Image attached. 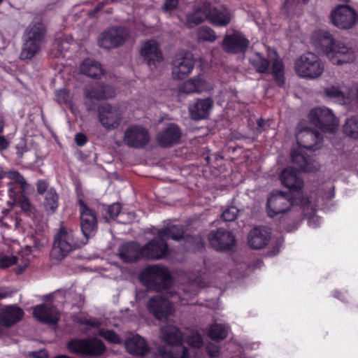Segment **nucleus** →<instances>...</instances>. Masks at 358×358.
I'll return each instance as SVG.
<instances>
[{"instance_id": "f257e3e1", "label": "nucleus", "mask_w": 358, "mask_h": 358, "mask_svg": "<svg viewBox=\"0 0 358 358\" xmlns=\"http://www.w3.org/2000/svg\"><path fill=\"white\" fill-rule=\"evenodd\" d=\"M311 43L315 48L322 53L336 65L353 62L356 59L355 49L346 43L336 41L327 31L320 30L313 34Z\"/></svg>"}, {"instance_id": "f03ea898", "label": "nucleus", "mask_w": 358, "mask_h": 358, "mask_svg": "<svg viewBox=\"0 0 358 358\" xmlns=\"http://www.w3.org/2000/svg\"><path fill=\"white\" fill-rule=\"evenodd\" d=\"M154 315L161 326L160 338L166 344L159 348V354L163 358H189L188 350L182 345L183 334L169 323L170 315Z\"/></svg>"}, {"instance_id": "7ed1b4c3", "label": "nucleus", "mask_w": 358, "mask_h": 358, "mask_svg": "<svg viewBox=\"0 0 358 358\" xmlns=\"http://www.w3.org/2000/svg\"><path fill=\"white\" fill-rule=\"evenodd\" d=\"M296 138L299 148L298 149H293L291 157L293 163L297 166L296 169L306 172H312L317 170L319 168L318 163L306 157L302 150L318 149L322 141L320 134L314 130L304 128L303 124L301 122L298 127Z\"/></svg>"}, {"instance_id": "20e7f679", "label": "nucleus", "mask_w": 358, "mask_h": 358, "mask_svg": "<svg viewBox=\"0 0 358 358\" xmlns=\"http://www.w3.org/2000/svg\"><path fill=\"white\" fill-rule=\"evenodd\" d=\"M184 231L180 225H169L158 232L157 238L141 248V256L150 259H160L169 254L166 237L178 241L183 237Z\"/></svg>"}, {"instance_id": "39448f33", "label": "nucleus", "mask_w": 358, "mask_h": 358, "mask_svg": "<svg viewBox=\"0 0 358 358\" xmlns=\"http://www.w3.org/2000/svg\"><path fill=\"white\" fill-rule=\"evenodd\" d=\"M45 27L39 20L29 24L23 35L22 59H31L40 52L45 43Z\"/></svg>"}, {"instance_id": "423d86ee", "label": "nucleus", "mask_w": 358, "mask_h": 358, "mask_svg": "<svg viewBox=\"0 0 358 358\" xmlns=\"http://www.w3.org/2000/svg\"><path fill=\"white\" fill-rule=\"evenodd\" d=\"M141 282L157 292L166 289L172 282L169 271L161 265H152L144 268L141 275Z\"/></svg>"}, {"instance_id": "0eeeda50", "label": "nucleus", "mask_w": 358, "mask_h": 358, "mask_svg": "<svg viewBox=\"0 0 358 358\" xmlns=\"http://www.w3.org/2000/svg\"><path fill=\"white\" fill-rule=\"evenodd\" d=\"M294 71L301 78L314 80L322 76L324 64L315 54L306 52L296 59Z\"/></svg>"}, {"instance_id": "6e6552de", "label": "nucleus", "mask_w": 358, "mask_h": 358, "mask_svg": "<svg viewBox=\"0 0 358 358\" xmlns=\"http://www.w3.org/2000/svg\"><path fill=\"white\" fill-rule=\"evenodd\" d=\"M78 247L73 231L69 228L62 227L55 235L50 257L56 260H61L71 251Z\"/></svg>"}, {"instance_id": "1a4fd4ad", "label": "nucleus", "mask_w": 358, "mask_h": 358, "mask_svg": "<svg viewBox=\"0 0 358 358\" xmlns=\"http://www.w3.org/2000/svg\"><path fill=\"white\" fill-rule=\"evenodd\" d=\"M329 17L332 24L341 30L351 29L358 23V13L347 4L336 6L331 11Z\"/></svg>"}, {"instance_id": "9d476101", "label": "nucleus", "mask_w": 358, "mask_h": 358, "mask_svg": "<svg viewBox=\"0 0 358 358\" xmlns=\"http://www.w3.org/2000/svg\"><path fill=\"white\" fill-rule=\"evenodd\" d=\"M67 348L70 352L84 356L101 355L106 350L103 342L96 338L73 339L68 343Z\"/></svg>"}, {"instance_id": "9b49d317", "label": "nucleus", "mask_w": 358, "mask_h": 358, "mask_svg": "<svg viewBox=\"0 0 358 358\" xmlns=\"http://www.w3.org/2000/svg\"><path fill=\"white\" fill-rule=\"evenodd\" d=\"M178 302L182 305L187 303L184 299H180V295L168 293L165 296L151 297L147 303V308L150 313H173L176 311L175 304Z\"/></svg>"}, {"instance_id": "f8f14e48", "label": "nucleus", "mask_w": 358, "mask_h": 358, "mask_svg": "<svg viewBox=\"0 0 358 358\" xmlns=\"http://www.w3.org/2000/svg\"><path fill=\"white\" fill-rule=\"evenodd\" d=\"M294 206V202L289 196L280 191L272 192L267 199L266 212L269 217L283 214Z\"/></svg>"}, {"instance_id": "ddd939ff", "label": "nucleus", "mask_w": 358, "mask_h": 358, "mask_svg": "<svg viewBox=\"0 0 358 358\" xmlns=\"http://www.w3.org/2000/svg\"><path fill=\"white\" fill-rule=\"evenodd\" d=\"M309 119L313 124L322 131L333 132L338 124L331 110L326 107L312 109L309 113Z\"/></svg>"}, {"instance_id": "4468645a", "label": "nucleus", "mask_w": 358, "mask_h": 358, "mask_svg": "<svg viewBox=\"0 0 358 358\" xmlns=\"http://www.w3.org/2000/svg\"><path fill=\"white\" fill-rule=\"evenodd\" d=\"M98 118L101 126L106 130L117 129L122 121V113L118 108L110 104H103L98 108Z\"/></svg>"}, {"instance_id": "2eb2a0df", "label": "nucleus", "mask_w": 358, "mask_h": 358, "mask_svg": "<svg viewBox=\"0 0 358 358\" xmlns=\"http://www.w3.org/2000/svg\"><path fill=\"white\" fill-rule=\"evenodd\" d=\"M149 141L150 135L148 130L141 125H131L124 132L123 141L129 147L143 148Z\"/></svg>"}, {"instance_id": "dca6fc26", "label": "nucleus", "mask_w": 358, "mask_h": 358, "mask_svg": "<svg viewBox=\"0 0 358 358\" xmlns=\"http://www.w3.org/2000/svg\"><path fill=\"white\" fill-rule=\"evenodd\" d=\"M129 37L128 30L124 27H113L102 33L99 45L104 48H116L124 43Z\"/></svg>"}, {"instance_id": "f3484780", "label": "nucleus", "mask_w": 358, "mask_h": 358, "mask_svg": "<svg viewBox=\"0 0 358 358\" xmlns=\"http://www.w3.org/2000/svg\"><path fill=\"white\" fill-rule=\"evenodd\" d=\"M194 60L189 53L176 55L172 61V76L176 79H183L193 70Z\"/></svg>"}, {"instance_id": "a211bd4d", "label": "nucleus", "mask_w": 358, "mask_h": 358, "mask_svg": "<svg viewBox=\"0 0 358 358\" xmlns=\"http://www.w3.org/2000/svg\"><path fill=\"white\" fill-rule=\"evenodd\" d=\"M32 252V247L26 245L17 257L3 256L0 258V266L2 268L8 267L13 264L17 265L16 273L21 274L25 271L30 264V255Z\"/></svg>"}, {"instance_id": "6ab92c4d", "label": "nucleus", "mask_w": 358, "mask_h": 358, "mask_svg": "<svg viewBox=\"0 0 358 358\" xmlns=\"http://www.w3.org/2000/svg\"><path fill=\"white\" fill-rule=\"evenodd\" d=\"M210 12V4L208 2H202L193 6L192 10L186 15L185 25L188 27H194L208 20Z\"/></svg>"}, {"instance_id": "aec40b11", "label": "nucleus", "mask_w": 358, "mask_h": 358, "mask_svg": "<svg viewBox=\"0 0 358 358\" xmlns=\"http://www.w3.org/2000/svg\"><path fill=\"white\" fill-rule=\"evenodd\" d=\"M208 240L212 247L217 250L229 249L235 243L234 235L221 229L217 231H211L208 234Z\"/></svg>"}, {"instance_id": "412c9836", "label": "nucleus", "mask_w": 358, "mask_h": 358, "mask_svg": "<svg viewBox=\"0 0 358 358\" xmlns=\"http://www.w3.org/2000/svg\"><path fill=\"white\" fill-rule=\"evenodd\" d=\"M222 45L224 50L229 53L242 52L247 50L249 41L241 33L234 32L225 36Z\"/></svg>"}, {"instance_id": "4be33fe9", "label": "nucleus", "mask_w": 358, "mask_h": 358, "mask_svg": "<svg viewBox=\"0 0 358 358\" xmlns=\"http://www.w3.org/2000/svg\"><path fill=\"white\" fill-rule=\"evenodd\" d=\"M213 106V101L211 99H198L189 105V117L195 120L206 119L209 116Z\"/></svg>"}, {"instance_id": "5701e85b", "label": "nucleus", "mask_w": 358, "mask_h": 358, "mask_svg": "<svg viewBox=\"0 0 358 358\" xmlns=\"http://www.w3.org/2000/svg\"><path fill=\"white\" fill-rule=\"evenodd\" d=\"M81 229L86 238L94 235L96 229V217L94 213L83 202H80Z\"/></svg>"}, {"instance_id": "b1692460", "label": "nucleus", "mask_w": 358, "mask_h": 358, "mask_svg": "<svg viewBox=\"0 0 358 358\" xmlns=\"http://www.w3.org/2000/svg\"><path fill=\"white\" fill-rule=\"evenodd\" d=\"M85 94L87 100L99 101L115 96V89L110 85H94L86 87Z\"/></svg>"}, {"instance_id": "393cba45", "label": "nucleus", "mask_w": 358, "mask_h": 358, "mask_svg": "<svg viewBox=\"0 0 358 358\" xmlns=\"http://www.w3.org/2000/svg\"><path fill=\"white\" fill-rule=\"evenodd\" d=\"M141 53L150 66H156L163 59L159 44L154 40L146 41L141 48Z\"/></svg>"}, {"instance_id": "a878e982", "label": "nucleus", "mask_w": 358, "mask_h": 358, "mask_svg": "<svg viewBox=\"0 0 358 358\" xmlns=\"http://www.w3.org/2000/svg\"><path fill=\"white\" fill-rule=\"evenodd\" d=\"M62 299L59 292L46 296L43 303L34 307L33 313H59L61 311Z\"/></svg>"}, {"instance_id": "bb28decb", "label": "nucleus", "mask_w": 358, "mask_h": 358, "mask_svg": "<svg viewBox=\"0 0 358 358\" xmlns=\"http://www.w3.org/2000/svg\"><path fill=\"white\" fill-rule=\"evenodd\" d=\"M181 137V131L173 123L169 124L157 136L158 143L163 147L171 146L177 143Z\"/></svg>"}, {"instance_id": "cd10ccee", "label": "nucleus", "mask_w": 358, "mask_h": 358, "mask_svg": "<svg viewBox=\"0 0 358 358\" xmlns=\"http://www.w3.org/2000/svg\"><path fill=\"white\" fill-rule=\"evenodd\" d=\"M270 231L266 227H256L251 230L248 236V243L252 249L265 247L270 240Z\"/></svg>"}, {"instance_id": "c85d7f7f", "label": "nucleus", "mask_w": 358, "mask_h": 358, "mask_svg": "<svg viewBox=\"0 0 358 358\" xmlns=\"http://www.w3.org/2000/svg\"><path fill=\"white\" fill-rule=\"evenodd\" d=\"M124 346L127 352L132 355L144 356L148 352L145 339L138 334H130L124 341Z\"/></svg>"}, {"instance_id": "c756f323", "label": "nucleus", "mask_w": 358, "mask_h": 358, "mask_svg": "<svg viewBox=\"0 0 358 358\" xmlns=\"http://www.w3.org/2000/svg\"><path fill=\"white\" fill-rule=\"evenodd\" d=\"M282 184L292 191H299L303 187V180L295 170L290 167L283 169L280 175Z\"/></svg>"}, {"instance_id": "7c9ffc66", "label": "nucleus", "mask_w": 358, "mask_h": 358, "mask_svg": "<svg viewBox=\"0 0 358 358\" xmlns=\"http://www.w3.org/2000/svg\"><path fill=\"white\" fill-rule=\"evenodd\" d=\"M324 94L341 104H348L354 99L353 94L350 91L343 90L341 86H329L324 89Z\"/></svg>"}, {"instance_id": "2f4dec72", "label": "nucleus", "mask_w": 358, "mask_h": 358, "mask_svg": "<svg viewBox=\"0 0 358 358\" xmlns=\"http://www.w3.org/2000/svg\"><path fill=\"white\" fill-rule=\"evenodd\" d=\"M231 12L226 8H211L208 22L216 27L227 26L231 19Z\"/></svg>"}, {"instance_id": "473e14b6", "label": "nucleus", "mask_w": 358, "mask_h": 358, "mask_svg": "<svg viewBox=\"0 0 358 358\" xmlns=\"http://www.w3.org/2000/svg\"><path fill=\"white\" fill-rule=\"evenodd\" d=\"M118 254L123 261L132 262L141 256V248L136 243H124L120 247Z\"/></svg>"}, {"instance_id": "72a5a7b5", "label": "nucleus", "mask_w": 358, "mask_h": 358, "mask_svg": "<svg viewBox=\"0 0 358 358\" xmlns=\"http://www.w3.org/2000/svg\"><path fill=\"white\" fill-rule=\"evenodd\" d=\"M80 71L82 73L89 77L96 78L102 74L103 69L100 64L92 59H85L80 66Z\"/></svg>"}, {"instance_id": "f704fd0d", "label": "nucleus", "mask_w": 358, "mask_h": 358, "mask_svg": "<svg viewBox=\"0 0 358 358\" xmlns=\"http://www.w3.org/2000/svg\"><path fill=\"white\" fill-rule=\"evenodd\" d=\"M229 331V327L226 324L215 323L210 325L206 332L212 340L220 341L228 336Z\"/></svg>"}, {"instance_id": "c9c22d12", "label": "nucleus", "mask_w": 358, "mask_h": 358, "mask_svg": "<svg viewBox=\"0 0 358 358\" xmlns=\"http://www.w3.org/2000/svg\"><path fill=\"white\" fill-rule=\"evenodd\" d=\"M250 64L258 73H266L268 71L270 62L259 52L252 53L249 57Z\"/></svg>"}, {"instance_id": "e433bc0d", "label": "nucleus", "mask_w": 358, "mask_h": 358, "mask_svg": "<svg viewBox=\"0 0 358 358\" xmlns=\"http://www.w3.org/2000/svg\"><path fill=\"white\" fill-rule=\"evenodd\" d=\"M343 130L346 136L358 139V115L348 117L343 126Z\"/></svg>"}, {"instance_id": "4c0bfd02", "label": "nucleus", "mask_w": 358, "mask_h": 358, "mask_svg": "<svg viewBox=\"0 0 358 358\" xmlns=\"http://www.w3.org/2000/svg\"><path fill=\"white\" fill-rule=\"evenodd\" d=\"M44 206L45 210L50 213H53L57 208L58 196L54 189H50L48 191L45 198Z\"/></svg>"}, {"instance_id": "58836bf2", "label": "nucleus", "mask_w": 358, "mask_h": 358, "mask_svg": "<svg viewBox=\"0 0 358 358\" xmlns=\"http://www.w3.org/2000/svg\"><path fill=\"white\" fill-rule=\"evenodd\" d=\"M276 56V52L275 51H272L270 54V59L273 61V74L277 78L278 83L279 85H281L283 83L282 76H283V69L284 66L282 62L277 58H275Z\"/></svg>"}, {"instance_id": "ea45409f", "label": "nucleus", "mask_w": 358, "mask_h": 358, "mask_svg": "<svg viewBox=\"0 0 358 358\" xmlns=\"http://www.w3.org/2000/svg\"><path fill=\"white\" fill-rule=\"evenodd\" d=\"M196 38L199 42H213L216 40L217 36L215 32L211 28L203 26L197 29Z\"/></svg>"}, {"instance_id": "a19ab883", "label": "nucleus", "mask_w": 358, "mask_h": 358, "mask_svg": "<svg viewBox=\"0 0 358 358\" xmlns=\"http://www.w3.org/2000/svg\"><path fill=\"white\" fill-rule=\"evenodd\" d=\"M196 92L200 93L204 91H210L213 89L212 83L207 80L203 76L193 78Z\"/></svg>"}, {"instance_id": "79ce46f5", "label": "nucleus", "mask_w": 358, "mask_h": 358, "mask_svg": "<svg viewBox=\"0 0 358 358\" xmlns=\"http://www.w3.org/2000/svg\"><path fill=\"white\" fill-rule=\"evenodd\" d=\"M196 92L193 78L185 81L178 89V96L180 98L185 95Z\"/></svg>"}, {"instance_id": "37998d69", "label": "nucleus", "mask_w": 358, "mask_h": 358, "mask_svg": "<svg viewBox=\"0 0 358 358\" xmlns=\"http://www.w3.org/2000/svg\"><path fill=\"white\" fill-rule=\"evenodd\" d=\"M99 335L113 343H120L122 342L119 336L113 331L101 329L99 331Z\"/></svg>"}, {"instance_id": "c03bdc74", "label": "nucleus", "mask_w": 358, "mask_h": 358, "mask_svg": "<svg viewBox=\"0 0 358 358\" xmlns=\"http://www.w3.org/2000/svg\"><path fill=\"white\" fill-rule=\"evenodd\" d=\"M187 343L189 345L194 348H200L203 346V342L201 336L193 332L187 338Z\"/></svg>"}, {"instance_id": "a18cd8bd", "label": "nucleus", "mask_w": 358, "mask_h": 358, "mask_svg": "<svg viewBox=\"0 0 358 358\" xmlns=\"http://www.w3.org/2000/svg\"><path fill=\"white\" fill-rule=\"evenodd\" d=\"M36 319L48 325H55L59 321L58 315H34Z\"/></svg>"}, {"instance_id": "49530a36", "label": "nucleus", "mask_w": 358, "mask_h": 358, "mask_svg": "<svg viewBox=\"0 0 358 358\" xmlns=\"http://www.w3.org/2000/svg\"><path fill=\"white\" fill-rule=\"evenodd\" d=\"M7 177L13 182L19 184L22 190L26 189L27 185L25 179L17 171H10L6 173Z\"/></svg>"}, {"instance_id": "de8ad7c7", "label": "nucleus", "mask_w": 358, "mask_h": 358, "mask_svg": "<svg viewBox=\"0 0 358 358\" xmlns=\"http://www.w3.org/2000/svg\"><path fill=\"white\" fill-rule=\"evenodd\" d=\"M22 315H0V323L4 326H11L21 320Z\"/></svg>"}, {"instance_id": "09e8293b", "label": "nucleus", "mask_w": 358, "mask_h": 358, "mask_svg": "<svg viewBox=\"0 0 358 358\" xmlns=\"http://www.w3.org/2000/svg\"><path fill=\"white\" fill-rule=\"evenodd\" d=\"M120 210V205L117 203L109 206L106 210L107 215H105L106 221L109 222L111 220H114L119 215Z\"/></svg>"}, {"instance_id": "8fccbe9b", "label": "nucleus", "mask_w": 358, "mask_h": 358, "mask_svg": "<svg viewBox=\"0 0 358 358\" xmlns=\"http://www.w3.org/2000/svg\"><path fill=\"white\" fill-rule=\"evenodd\" d=\"M238 210L236 207L231 206L224 210L221 217L222 218L227 222L233 221L238 215Z\"/></svg>"}, {"instance_id": "3c124183", "label": "nucleus", "mask_w": 358, "mask_h": 358, "mask_svg": "<svg viewBox=\"0 0 358 358\" xmlns=\"http://www.w3.org/2000/svg\"><path fill=\"white\" fill-rule=\"evenodd\" d=\"M80 324H83L85 326V330H88L91 328H94V327H99L101 324V323L98 321L96 319H93V320H87V319H85V320H80Z\"/></svg>"}, {"instance_id": "603ef678", "label": "nucleus", "mask_w": 358, "mask_h": 358, "mask_svg": "<svg viewBox=\"0 0 358 358\" xmlns=\"http://www.w3.org/2000/svg\"><path fill=\"white\" fill-rule=\"evenodd\" d=\"M207 353L210 357H216L220 355V347L215 344L209 343L207 347Z\"/></svg>"}, {"instance_id": "864d4df0", "label": "nucleus", "mask_w": 358, "mask_h": 358, "mask_svg": "<svg viewBox=\"0 0 358 358\" xmlns=\"http://www.w3.org/2000/svg\"><path fill=\"white\" fill-rule=\"evenodd\" d=\"M48 239L45 237L35 238L34 241V248L36 250H41L48 245Z\"/></svg>"}, {"instance_id": "5fc2aeb1", "label": "nucleus", "mask_w": 358, "mask_h": 358, "mask_svg": "<svg viewBox=\"0 0 358 358\" xmlns=\"http://www.w3.org/2000/svg\"><path fill=\"white\" fill-rule=\"evenodd\" d=\"M178 4V0H165L163 10L164 12H171L175 10Z\"/></svg>"}, {"instance_id": "6e6d98bb", "label": "nucleus", "mask_w": 358, "mask_h": 358, "mask_svg": "<svg viewBox=\"0 0 358 358\" xmlns=\"http://www.w3.org/2000/svg\"><path fill=\"white\" fill-rule=\"evenodd\" d=\"M27 357L31 358H48V354L45 350L28 352Z\"/></svg>"}, {"instance_id": "4d7b16f0", "label": "nucleus", "mask_w": 358, "mask_h": 358, "mask_svg": "<svg viewBox=\"0 0 358 358\" xmlns=\"http://www.w3.org/2000/svg\"><path fill=\"white\" fill-rule=\"evenodd\" d=\"M57 97L59 101L66 102L68 101V92L65 90H59L57 91Z\"/></svg>"}, {"instance_id": "13d9d810", "label": "nucleus", "mask_w": 358, "mask_h": 358, "mask_svg": "<svg viewBox=\"0 0 358 358\" xmlns=\"http://www.w3.org/2000/svg\"><path fill=\"white\" fill-rule=\"evenodd\" d=\"M76 143L78 145L82 146L87 142V138L83 134H77L75 137Z\"/></svg>"}, {"instance_id": "bf43d9fd", "label": "nucleus", "mask_w": 358, "mask_h": 358, "mask_svg": "<svg viewBox=\"0 0 358 358\" xmlns=\"http://www.w3.org/2000/svg\"><path fill=\"white\" fill-rule=\"evenodd\" d=\"M48 188V184L44 180H39L37 183V192L43 194Z\"/></svg>"}, {"instance_id": "052dcab7", "label": "nucleus", "mask_w": 358, "mask_h": 358, "mask_svg": "<svg viewBox=\"0 0 358 358\" xmlns=\"http://www.w3.org/2000/svg\"><path fill=\"white\" fill-rule=\"evenodd\" d=\"M9 146V141L3 136L0 135V150H4Z\"/></svg>"}, {"instance_id": "680f3d73", "label": "nucleus", "mask_w": 358, "mask_h": 358, "mask_svg": "<svg viewBox=\"0 0 358 358\" xmlns=\"http://www.w3.org/2000/svg\"><path fill=\"white\" fill-rule=\"evenodd\" d=\"M5 313H22V310L17 306H8L5 312Z\"/></svg>"}, {"instance_id": "e2e57ef3", "label": "nucleus", "mask_w": 358, "mask_h": 358, "mask_svg": "<svg viewBox=\"0 0 358 358\" xmlns=\"http://www.w3.org/2000/svg\"><path fill=\"white\" fill-rule=\"evenodd\" d=\"M319 221V217L317 216L313 215V217H310L308 221V224L311 227H317V223Z\"/></svg>"}, {"instance_id": "0e129e2a", "label": "nucleus", "mask_w": 358, "mask_h": 358, "mask_svg": "<svg viewBox=\"0 0 358 358\" xmlns=\"http://www.w3.org/2000/svg\"><path fill=\"white\" fill-rule=\"evenodd\" d=\"M296 204L301 205V206H305L309 203H310V201L308 200V198H304L302 196L301 199L299 198L295 201Z\"/></svg>"}, {"instance_id": "69168bd1", "label": "nucleus", "mask_w": 358, "mask_h": 358, "mask_svg": "<svg viewBox=\"0 0 358 358\" xmlns=\"http://www.w3.org/2000/svg\"><path fill=\"white\" fill-rule=\"evenodd\" d=\"M21 208L24 210H29L30 208V203L27 199H24L21 202Z\"/></svg>"}, {"instance_id": "338daca9", "label": "nucleus", "mask_w": 358, "mask_h": 358, "mask_svg": "<svg viewBox=\"0 0 358 358\" xmlns=\"http://www.w3.org/2000/svg\"><path fill=\"white\" fill-rule=\"evenodd\" d=\"M328 194L327 195H324V197L325 199H331L334 196V191H333V187L332 186H330L328 187Z\"/></svg>"}, {"instance_id": "774afa93", "label": "nucleus", "mask_w": 358, "mask_h": 358, "mask_svg": "<svg viewBox=\"0 0 358 358\" xmlns=\"http://www.w3.org/2000/svg\"><path fill=\"white\" fill-rule=\"evenodd\" d=\"M9 295H10L9 292L7 291L6 289L3 288V289H0V299L6 298Z\"/></svg>"}]
</instances>
